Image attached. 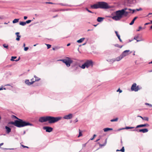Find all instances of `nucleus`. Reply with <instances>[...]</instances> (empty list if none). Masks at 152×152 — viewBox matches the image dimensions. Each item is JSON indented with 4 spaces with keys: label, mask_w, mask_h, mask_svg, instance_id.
<instances>
[{
    "label": "nucleus",
    "mask_w": 152,
    "mask_h": 152,
    "mask_svg": "<svg viewBox=\"0 0 152 152\" xmlns=\"http://www.w3.org/2000/svg\"><path fill=\"white\" fill-rule=\"evenodd\" d=\"M85 63L87 68H88L90 66L92 67L93 66V62L91 60H87Z\"/></svg>",
    "instance_id": "obj_7"
},
{
    "label": "nucleus",
    "mask_w": 152,
    "mask_h": 152,
    "mask_svg": "<svg viewBox=\"0 0 152 152\" xmlns=\"http://www.w3.org/2000/svg\"><path fill=\"white\" fill-rule=\"evenodd\" d=\"M113 129L110 128H106L103 129V130L104 132H107L110 130H113Z\"/></svg>",
    "instance_id": "obj_21"
},
{
    "label": "nucleus",
    "mask_w": 152,
    "mask_h": 152,
    "mask_svg": "<svg viewBox=\"0 0 152 152\" xmlns=\"http://www.w3.org/2000/svg\"><path fill=\"white\" fill-rule=\"evenodd\" d=\"M137 11H139L142 10V9L141 8H140L139 9H136V10Z\"/></svg>",
    "instance_id": "obj_50"
},
{
    "label": "nucleus",
    "mask_w": 152,
    "mask_h": 152,
    "mask_svg": "<svg viewBox=\"0 0 152 152\" xmlns=\"http://www.w3.org/2000/svg\"><path fill=\"white\" fill-rule=\"evenodd\" d=\"M25 45H26L25 44V43H23V47H25Z\"/></svg>",
    "instance_id": "obj_62"
},
{
    "label": "nucleus",
    "mask_w": 152,
    "mask_h": 152,
    "mask_svg": "<svg viewBox=\"0 0 152 152\" xmlns=\"http://www.w3.org/2000/svg\"><path fill=\"white\" fill-rule=\"evenodd\" d=\"M141 88V87H139V86H137L136 83H134L132 85L131 89L132 91L137 92Z\"/></svg>",
    "instance_id": "obj_6"
},
{
    "label": "nucleus",
    "mask_w": 152,
    "mask_h": 152,
    "mask_svg": "<svg viewBox=\"0 0 152 152\" xmlns=\"http://www.w3.org/2000/svg\"><path fill=\"white\" fill-rule=\"evenodd\" d=\"M91 7L93 9L98 8L107 9L110 8V7L106 2L99 1L97 2L96 4L91 5Z\"/></svg>",
    "instance_id": "obj_2"
},
{
    "label": "nucleus",
    "mask_w": 152,
    "mask_h": 152,
    "mask_svg": "<svg viewBox=\"0 0 152 152\" xmlns=\"http://www.w3.org/2000/svg\"><path fill=\"white\" fill-rule=\"evenodd\" d=\"M43 128L44 130H45L46 132H51L53 130L52 128L49 126H44Z\"/></svg>",
    "instance_id": "obj_11"
},
{
    "label": "nucleus",
    "mask_w": 152,
    "mask_h": 152,
    "mask_svg": "<svg viewBox=\"0 0 152 152\" xmlns=\"http://www.w3.org/2000/svg\"><path fill=\"white\" fill-rule=\"evenodd\" d=\"M133 131H136L138 132H142L143 133H146L148 131V130L147 129H140L138 130V129H134L132 130Z\"/></svg>",
    "instance_id": "obj_9"
},
{
    "label": "nucleus",
    "mask_w": 152,
    "mask_h": 152,
    "mask_svg": "<svg viewBox=\"0 0 152 152\" xmlns=\"http://www.w3.org/2000/svg\"><path fill=\"white\" fill-rule=\"evenodd\" d=\"M118 118H116L114 119H112L110 120L111 122L116 121L118 120Z\"/></svg>",
    "instance_id": "obj_31"
},
{
    "label": "nucleus",
    "mask_w": 152,
    "mask_h": 152,
    "mask_svg": "<svg viewBox=\"0 0 152 152\" xmlns=\"http://www.w3.org/2000/svg\"><path fill=\"white\" fill-rule=\"evenodd\" d=\"M115 34H116V35L117 37L118 36H119V35H120L119 34H118V32L117 31H115Z\"/></svg>",
    "instance_id": "obj_46"
},
{
    "label": "nucleus",
    "mask_w": 152,
    "mask_h": 152,
    "mask_svg": "<svg viewBox=\"0 0 152 152\" xmlns=\"http://www.w3.org/2000/svg\"><path fill=\"white\" fill-rule=\"evenodd\" d=\"M138 37H139L138 36H135L134 38V39L136 40L137 39H138Z\"/></svg>",
    "instance_id": "obj_47"
},
{
    "label": "nucleus",
    "mask_w": 152,
    "mask_h": 152,
    "mask_svg": "<svg viewBox=\"0 0 152 152\" xmlns=\"http://www.w3.org/2000/svg\"><path fill=\"white\" fill-rule=\"evenodd\" d=\"M99 140H100V139H98L96 141V142H98V141H99Z\"/></svg>",
    "instance_id": "obj_61"
},
{
    "label": "nucleus",
    "mask_w": 152,
    "mask_h": 152,
    "mask_svg": "<svg viewBox=\"0 0 152 152\" xmlns=\"http://www.w3.org/2000/svg\"><path fill=\"white\" fill-rule=\"evenodd\" d=\"M20 39V38H18V37H17L16 38V40L17 41H19Z\"/></svg>",
    "instance_id": "obj_54"
},
{
    "label": "nucleus",
    "mask_w": 152,
    "mask_h": 152,
    "mask_svg": "<svg viewBox=\"0 0 152 152\" xmlns=\"http://www.w3.org/2000/svg\"><path fill=\"white\" fill-rule=\"evenodd\" d=\"M120 151L122 152H124V147H123L120 150Z\"/></svg>",
    "instance_id": "obj_34"
},
{
    "label": "nucleus",
    "mask_w": 152,
    "mask_h": 152,
    "mask_svg": "<svg viewBox=\"0 0 152 152\" xmlns=\"http://www.w3.org/2000/svg\"><path fill=\"white\" fill-rule=\"evenodd\" d=\"M70 45V43H68V44H67V46H69Z\"/></svg>",
    "instance_id": "obj_60"
},
{
    "label": "nucleus",
    "mask_w": 152,
    "mask_h": 152,
    "mask_svg": "<svg viewBox=\"0 0 152 152\" xmlns=\"http://www.w3.org/2000/svg\"><path fill=\"white\" fill-rule=\"evenodd\" d=\"M104 18H103L99 17L97 18V20L98 22H100L103 21Z\"/></svg>",
    "instance_id": "obj_19"
},
{
    "label": "nucleus",
    "mask_w": 152,
    "mask_h": 152,
    "mask_svg": "<svg viewBox=\"0 0 152 152\" xmlns=\"http://www.w3.org/2000/svg\"><path fill=\"white\" fill-rule=\"evenodd\" d=\"M61 117H54L50 116H47L48 121L49 124H53L56 122L60 120Z\"/></svg>",
    "instance_id": "obj_4"
},
{
    "label": "nucleus",
    "mask_w": 152,
    "mask_h": 152,
    "mask_svg": "<svg viewBox=\"0 0 152 152\" xmlns=\"http://www.w3.org/2000/svg\"><path fill=\"white\" fill-rule=\"evenodd\" d=\"M17 37L20 38L21 37L20 36L18 35V36L17 35Z\"/></svg>",
    "instance_id": "obj_59"
},
{
    "label": "nucleus",
    "mask_w": 152,
    "mask_h": 152,
    "mask_svg": "<svg viewBox=\"0 0 152 152\" xmlns=\"http://www.w3.org/2000/svg\"><path fill=\"white\" fill-rule=\"evenodd\" d=\"M26 22H20L19 24L22 26H24L26 25Z\"/></svg>",
    "instance_id": "obj_25"
},
{
    "label": "nucleus",
    "mask_w": 152,
    "mask_h": 152,
    "mask_svg": "<svg viewBox=\"0 0 152 152\" xmlns=\"http://www.w3.org/2000/svg\"><path fill=\"white\" fill-rule=\"evenodd\" d=\"M96 136V134H94L93 135V138L90 139L91 140H93L94 139V137Z\"/></svg>",
    "instance_id": "obj_41"
},
{
    "label": "nucleus",
    "mask_w": 152,
    "mask_h": 152,
    "mask_svg": "<svg viewBox=\"0 0 152 152\" xmlns=\"http://www.w3.org/2000/svg\"><path fill=\"white\" fill-rule=\"evenodd\" d=\"M128 10V8H125L124 9L121 10H123V11L124 10V12H124V13L125 11H126V10Z\"/></svg>",
    "instance_id": "obj_43"
},
{
    "label": "nucleus",
    "mask_w": 152,
    "mask_h": 152,
    "mask_svg": "<svg viewBox=\"0 0 152 152\" xmlns=\"http://www.w3.org/2000/svg\"><path fill=\"white\" fill-rule=\"evenodd\" d=\"M80 67L83 69H84L86 67L85 63L83 64L81 66H80Z\"/></svg>",
    "instance_id": "obj_28"
},
{
    "label": "nucleus",
    "mask_w": 152,
    "mask_h": 152,
    "mask_svg": "<svg viewBox=\"0 0 152 152\" xmlns=\"http://www.w3.org/2000/svg\"><path fill=\"white\" fill-rule=\"evenodd\" d=\"M34 77L35 78V81H37L39 80H40V79L38 77H37L36 75L34 76Z\"/></svg>",
    "instance_id": "obj_24"
},
{
    "label": "nucleus",
    "mask_w": 152,
    "mask_h": 152,
    "mask_svg": "<svg viewBox=\"0 0 152 152\" xmlns=\"http://www.w3.org/2000/svg\"><path fill=\"white\" fill-rule=\"evenodd\" d=\"M66 58L68 59V60L65 59H59L58 60V61H62L66 64L67 67H69L70 66V64L72 62V61L70 59V58L68 57H66Z\"/></svg>",
    "instance_id": "obj_5"
},
{
    "label": "nucleus",
    "mask_w": 152,
    "mask_h": 152,
    "mask_svg": "<svg viewBox=\"0 0 152 152\" xmlns=\"http://www.w3.org/2000/svg\"><path fill=\"white\" fill-rule=\"evenodd\" d=\"M130 12L128 11H125L124 13V15L125 17H126L128 15V14Z\"/></svg>",
    "instance_id": "obj_27"
},
{
    "label": "nucleus",
    "mask_w": 152,
    "mask_h": 152,
    "mask_svg": "<svg viewBox=\"0 0 152 152\" xmlns=\"http://www.w3.org/2000/svg\"><path fill=\"white\" fill-rule=\"evenodd\" d=\"M13 117L17 119L18 120H15L14 122L11 121L8 123V124H12L19 128L27 126H33V124L29 123L28 122L23 121L22 119L18 118L15 115H13Z\"/></svg>",
    "instance_id": "obj_1"
},
{
    "label": "nucleus",
    "mask_w": 152,
    "mask_h": 152,
    "mask_svg": "<svg viewBox=\"0 0 152 152\" xmlns=\"http://www.w3.org/2000/svg\"><path fill=\"white\" fill-rule=\"evenodd\" d=\"M128 10H129V11H132V13H133L134 12H135V10H132L131 9H128Z\"/></svg>",
    "instance_id": "obj_39"
},
{
    "label": "nucleus",
    "mask_w": 152,
    "mask_h": 152,
    "mask_svg": "<svg viewBox=\"0 0 152 152\" xmlns=\"http://www.w3.org/2000/svg\"><path fill=\"white\" fill-rule=\"evenodd\" d=\"M21 146L22 147H23V148H28L29 147L28 146H24V145H21Z\"/></svg>",
    "instance_id": "obj_48"
},
{
    "label": "nucleus",
    "mask_w": 152,
    "mask_h": 152,
    "mask_svg": "<svg viewBox=\"0 0 152 152\" xmlns=\"http://www.w3.org/2000/svg\"><path fill=\"white\" fill-rule=\"evenodd\" d=\"M142 28V27L141 26H140L139 27V29L137 30V31H140V29Z\"/></svg>",
    "instance_id": "obj_49"
},
{
    "label": "nucleus",
    "mask_w": 152,
    "mask_h": 152,
    "mask_svg": "<svg viewBox=\"0 0 152 152\" xmlns=\"http://www.w3.org/2000/svg\"><path fill=\"white\" fill-rule=\"evenodd\" d=\"M6 132L7 134H9L11 132V129L7 126H5Z\"/></svg>",
    "instance_id": "obj_16"
},
{
    "label": "nucleus",
    "mask_w": 152,
    "mask_h": 152,
    "mask_svg": "<svg viewBox=\"0 0 152 152\" xmlns=\"http://www.w3.org/2000/svg\"><path fill=\"white\" fill-rule=\"evenodd\" d=\"M20 57H19L18 58V59H17L16 60H15V61H19L20 60Z\"/></svg>",
    "instance_id": "obj_52"
},
{
    "label": "nucleus",
    "mask_w": 152,
    "mask_h": 152,
    "mask_svg": "<svg viewBox=\"0 0 152 152\" xmlns=\"http://www.w3.org/2000/svg\"><path fill=\"white\" fill-rule=\"evenodd\" d=\"M3 46L4 48L7 49L8 48V45H6V44H4L3 45Z\"/></svg>",
    "instance_id": "obj_35"
},
{
    "label": "nucleus",
    "mask_w": 152,
    "mask_h": 152,
    "mask_svg": "<svg viewBox=\"0 0 152 152\" xmlns=\"http://www.w3.org/2000/svg\"><path fill=\"white\" fill-rule=\"evenodd\" d=\"M134 128V127H129V126H126L125 128H122L121 129H120L119 130H120L121 129H132Z\"/></svg>",
    "instance_id": "obj_18"
},
{
    "label": "nucleus",
    "mask_w": 152,
    "mask_h": 152,
    "mask_svg": "<svg viewBox=\"0 0 152 152\" xmlns=\"http://www.w3.org/2000/svg\"><path fill=\"white\" fill-rule=\"evenodd\" d=\"M19 19H15L12 21V23H15L18 22L19 21Z\"/></svg>",
    "instance_id": "obj_23"
},
{
    "label": "nucleus",
    "mask_w": 152,
    "mask_h": 152,
    "mask_svg": "<svg viewBox=\"0 0 152 152\" xmlns=\"http://www.w3.org/2000/svg\"><path fill=\"white\" fill-rule=\"evenodd\" d=\"M124 10H119L116 11L115 13V15L111 17V18L113 20L115 21H118L120 20L122 17L124 15Z\"/></svg>",
    "instance_id": "obj_3"
},
{
    "label": "nucleus",
    "mask_w": 152,
    "mask_h": 152,
    "mask_svg": "<svg viewBox=\"0 0 152 152\" xmlns=\"http://www.w3.org/2000/svg\"><path fill=\"white\" fill-rule=\"evenodd\" d=\"M150 24V23H145V25H148V24Z\"/></svg>",
    "instance_id": "obj_57"
},
{
    "label": "nucleus",
    "mask_w": 152,
    "mask_h": 152,
    "mask_svg": "<svg viewBox=\"0 0 152 152\" xmlns=\"http://www.w3.org/2000/svg\"><path fill=\"white\" fill-rule=\"evenodd\" d=\"M38 44H36L34 45V46H36V45H37Z\"/></svg>",
    "instance_id": "obj_64"
},
{
    "label": "nucleus",
    "mask_w": 152,
    "mask_h": 152,
    "mask_svg": "<svg viewBox=\"0 0 152 152\" xmlns=\"http://www.w3.org/2000/svg\"><path fill=\"white\" fill-rule=\"evenodd\" d=\"M136 40H137V42H140V41H143L144 40V39H141L140 40H137V39Z\"/></svg>",
    "instance_id": "obj_44"
},
{
    "label": "nucleus",
    "mask_w": 152,
    "mask_h": 152,
    "mask_svg": "<svg viewBox=\"0 0 152 152\" xmlns=\"http://www.w3.org/2000/svg\"><path fill=\"white\" fill-rule=\"evenodd\" d=\"M149 126V125L148 124H140L137 125L136 126V128H138L142 127L145 126L148 127Z\"/></svg>",
    "instance_id": "obj_15"
},
{
    "label": "nucleus",
    "mask_w": 152,
    "mask_h": 152,
    "mask_svg": "<svg viewBox=\"0 0 152 152\" xmlns=\"http://www.w3.org/2000/svg\"><path fill=\"white\" fill-rule=\"evenodd\" d=\"M114 46L115 47H118L120 48H121L123 47L122 45L120 46L118 44H116L114 45Z\"/></svg>",
    "instance_id": "obj_30"
},
{
    "label": "nucleus",
    "mask_w": 152,
    "mask_h": 152,
    "mask_svg": "<svg viewBox=\"0 0 152 152\" xmlns=\"http://www.w3.org/2000/svg\"><path fill=\"white\" fill-rule=\"evenodd\" d=\"M46 45L48 49H49L51 47V45H50L48 44H46Z\"/></svg>",
    "instance_id": "obj_37"
},
{
    "label": "nucleus",
    "mask_w": 152,
    "mask_h": 152,
    "mask_svg": "<svg viewBox=\"0 0 152 152\" xmlns=\"http://www.w3.org/2000/svg\"><path fill=\"white\" fill-rule=\"evenodd\" d=\"M79 135L78 136V137L82 136V133H81V132L80 129L79 130Z\"/></svg>",
    "instance_id": "obj_29"
},
{
    "label": "nucleus",
    "mask_w": 152,
    "mask_h": 152,
    "mask_svg": "<svg viewBox=\"0 0 152 152\" xmlns=\"http://www.w3.org/2000/svg\"><path fill=\"white\" fill-rule=\"evenodd\" d=\"M107 143V139H106L105 140V142H104V143L103 144H101L100 143H99V142H98V143L99 144V146L100 147H102L103 146H105L106 145Z\"/></svg>",
    "instance_id": "obj_17"
},
{
    "label": "nucleus",
    "mask_w": 152,
    "mask_h": 152,
    "mask_svg": "<svg viewBox=\"0 0 152 152\" xmlns=\"http://www.w3.org/2000/svg\"><path fill=\"white\" fill-rule=\"evenodd\" d=\"M117 37H118V39H119L120 41V42H122V40L120 38V35H119L118 36H117Z\"/></svg>",
    "instance_id": "obj_40"
},
{
    "label": "nucleus",
    "mask_w": 152,
    "mask_h": 152,
    "mask_svg": "<svg viewBox=\"0 0 152 152\" xmlns=\"http://www.w3.org/2000/svg\"><path fill=\"white\" fill-rule=\"evenodd\" d=\"M28 49V47H25L24 48V50L25 51H27Z\"/></svg>",
    "instance_id": "obj_42"
},
{
    "label": "nucleus",
    "mask_w": 152,
    "mask_h": 152,
    "mask_svg": "<svg viewBox=\"0 0 152 152\" xmlns=\"http://www.w3.org/2000/svg\"><path fill=\"white\" fill-rule=\"evenodd\" d=\"M145 104L146 105H149L150 107H152V105L151 104L146 103H145Z\"/></svg>",
    "instance_id": "obj_33"
},
{
    "label": "nucleus",
    "mask_w": 152,
    "mask_h": 152,
    "mask_svg": "<svg viewBox=\"0 0 152 152\" xmlns=\"http://www.w3.org/2000/svg\"><path fill=\"white\" fill-rule=\"evenodd\" d=\"M85 9L87 11H88V12H90V13H93V12H92L90 10H89L88 8H85Z\"/></svg>",
    "instance_id": "obj_38"
},
{
    "label": "nucleus",
    "mask_w": 152,
    "mask_h": 152,
    "mask_svg": "<svg viewBox=\"0 0 152 152\" xmlns=\"http://www.w3.org/2000/svg\"><path fill=\"white\" fill-rule=\"evenodd\" d=\"M17 58L16 56H12L11 57V61H15L14 59H15Z\"/></svg>",
    "instance_id": "obj_32"
},
{
    "label": "nucleus",
    "mask_w": 152,
    "mask_h": 152,
    "mask_svg": "<svg viewBox=\"0 0 152 152\" xmlns=\"http://www.w3.org/2000/svg\"><path fill=\"white\" fill-rule=\"evenodd\" d=\"M78 120L77 118H76L74 121L75 123H76L78 121Z\"/></svg>",
    "instance_id": "obj_51"
},
{
    "label": "nucleus",
    "mask_w": 152,
    "mask_h": 152,
    "mask_svg": "<svg viewBox=\"0 0 152 152\" xmlns=\"http://www.w3.org/2000/svg\"><path fill=\"white\" fill-rule=\"evenodd\" d=\"M138 117H139L140 118H141L142 119V118H143V117H142V116H140V115H138L137 116Z\"/></svg>",
    "instance_id": "obj_58"
},
{
    "label": "nucleus",
    "mask_w": 152,
    "mask_h": 152,
    "mask_svg": "<svg viewBox=\"0 0 152 152\" xmlns=\"http://www.w3.org/2000/svg\"><path fill=\"white\" fill-rule=\"evenodd\" d=\"M46 3L49 4H53V3L50 2H46Z\"/></svg>",
    "instance_id": "obj_56"
},
{
    "label": "nucleus",
    "mask_w": 152,
    "mask_h": 152,
    "mask_svg": "<svg viewBox=\"0 0 152 152\" xmlns=\"http://www.w3.org/2000/svg\"><path fill=\"white\" fill-rule=\"evenodd\" d=\"M131 53V52H130V50H126L123 52L121 54V55L123 58L124 57L128 56Z\"/></svg>",
    "instance_id": "obj_8"
},
{
    "label": "nucleus",
    "mask_w": 152,
    "mask_h": 152,
    "mask_svg": "<svg viewBox=\"0 0 152 152\" xmlns=\"http://www.w3.org/2000/svg\"><path fill=\"white\" fill-rule=\"evenodd\" d=\"M3 90V88H0V91Z\"/></svg>",
    "instance_id": "obj_63"
},
{
    "label": "nucleus",
    "mask_w": 152,
    "mask_h": 152,
    "mask_svg": "<svg viewBox=\"0 0 152 152\" xmlns=\"http://www.w3.org/2000/svg\"><path fill=\"white\" fill-rule=\"evenodd\" d=\"M137 18V17H135L134 19L132 20V21L131 22L129 23V25H133L134 23V21Z\"/></svg>",
    "instance_id": "obj_20"
},
{
    "label": "nucleus",
    "mask_w": 152,
    "mask_h": 152,
    "mask_svg": "<svg viewBox=\"0 0 152 152\" xmlns=\"http://www.w3.org/2000/svg\"><path fill=\"white\" fill-rule=\"evenodd\" d=\"M32 20H28L26 21V23H29L31 22Z\"/></svg>",
    "instance_id": "obj_36"
},
{
    "label": "nucleus",
    "mask_w": 152,
    "mask_h": 152,
    "mask_svg": "<svg viewBox=\"0 0 152 152\" xmlns=\"http://www.w3.org/2000/svg\"><path fill=\"white\" fill-rule=\"evenodd\" d=\"M117 92H119L120 93H121L122 92V91L120 90V89H118L117 91Z\"/></svg>",
    "instance_id": "obj_45"
},
{
    "label": "nucleus",
    "mask_w": 152,
    "mask_h": 152,
    "mask_svg": "<svg viewBox=\"0 0 152 152\" xmlns=\"http://www.w3.org/2000/svg\"><path fill=\"white\" fill-rule=\"evenodd\" d=\"M39 121L41 123L47 121V116L45 117L43 116L40 117L39 119Z\"/></svg>",
    "instance_id": "obj_10"
},
{
    "label": "nucleus",
    "mask_w": 152,
    "mask_h": 152,
    "mask_svg": "<svg viewBox=\"0 0 152 152\" xmlns=\"http://www.w3.org/2000/svg\"><path fill=\"white\" fill-rule=\"evenodd\" d=\"M72 118V114H69L68 115H65L64 117L63 118L64 119H71Z\"/></svg>",
    "instance_id": "obj_12"
},
{
    "label": "nucleus",
    "mask_w": 152,
    "mask_h": 152,
    "mask_svg": "<svg viewBox=\"0 0 152 152\" xmlns=\"http://www.w3.org/2000/svg\"><path fill=\"white\" fill-rule=\"evenodd\" d=\"M19 34V32H16V33H15V34L17 36V35H19L18 34Z\"/></svg>",
    "instance_id": "obj_55"
},
{
    "label": "nucleus",
    "mask_w": 152,
    "mask_h": 152,
    "mask_svg": "<svg viewBox=\"0 0 152 152\" xmlns=\"http://www.w3.org/2000/svg\"><path fill=\"white\" fill-rule=\"evenodd\" d=\"M142 119L145 121H148L149 120V118L148 117H144L143 118H142Z\"/></svg>",
    "instance_id": "obj_26"
},
{
    "label": "nucleus",
    "mask_w": 152,
    "mask_h": 152,
    "mask_svg": "<svg viewBox=\"0 0 152 152\" xmlns=\"http://www.w3.org/2000/svg\"><path fill=\"white\" fill-rule=\"evenodd\" d=\"M85 39L84 38H83L80 39L77 41V42L78 43H80L83 42Z\"/></svg>",
    "instance_id": "obj_22"
},
{
    "label": "nucleus",
    "mask_w": 152,
    "mask_h": 152,
    "mask_svg": "<svg viewBox=\"0 0 152 152\" xmlns=\"http://www.w3.org/2000/svg\"><path fill=\"white\" fill-rule=\"evenodd\" d=\"M27 16H25L24 17V20H26L27 19Z\"/></svg>",
    "instance_id": "obj_53"
},
{
    "label": "nucleus",
    "mask_w": 152,
    "mask_h": 152,
    "mask_svg": "<svg viewBox=\"0 0 152 152\" xmlns=\"http://www.w3.org/2000/svg\"><path fill=\"white\" fill-rule=\"evenodd\" d=\"M34 82L35 81H32L31 82H30L28 80H26L25 81V83L28 86H30L33 84Z\"/></svg>",
    "instance_id": "obj_14"
},
{
    "label": "nucleus",
    "mask_w": 152,
    "mask_h": 152,
    "mask_svg": "<svg viewBox=\"0 0 152 152\" xmlns=\"http://www.w3.org/2000/svg\"><path fill=\"white\" fill-rule=\"evenodd\" d=\"M123 58L121 56V55L120 56L117 57V58H115L113 59H111V60L113 62H114V61H119L120 60H121Z\"/></svg>",
    "instance_id": "obj_13"
}]
</instances>
